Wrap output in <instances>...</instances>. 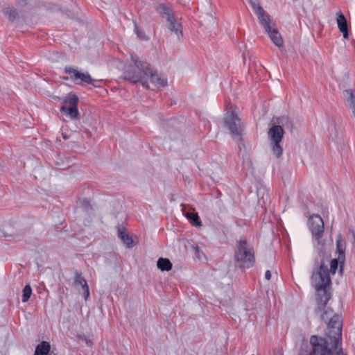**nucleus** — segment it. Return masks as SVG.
Listing matches in <instances>:
<instances>
[{
	"label": "nucleus",
	"mask_w": 355,
	"mask_h": 355,
	"mask_svg": "<svg viewBox=\"0 0 355 355\" xmlns=\"http://www.w3.org/2000/svg\"><path fill=\"white\" fill-rule=\"evenodd\" d=\"M328 262L329 257L324 256L322 251L318 254L314 261V268L312 271L311 280L312 285L317 291L318 306L315 310L316 313H320L324 309L331 297V293L329 291L331 279L328 272Z\"/></svg>",
	"instance_id": "obj_1"
},
{
	"label": "nucleus",
	"mask_w": 355,
	"mask_h": 355,
	"mask_svg": "<svg viewBox=\"0 0 355 355\" xmlns=\"http://www.w3.org/2000/svg\"><path fill=\"white\" fill-rule=\"evenodd\" d=\"M235 268L246 269L252 267L255 263L253 247L246 239L236 241L234 253Z\"/></svg>",
	"instance_id": "obj_2"
},
{
	"label": "nucleus",
	"mask_w": 355,
	"mask_h": 355,
	"mask_svg": "<svg viewBox=\"0 0 355 355\" xmlns=\"http://www.w3.org/2000/svg\"><path fill=\"white\" fill-rule=\"evenodd\" d=\"M342 327L341 315L335 314L330 318L328 322V336L330 342L333 343L331 348L335 355H347L342 348Z\"/></svg>",
	"instance_id": "obj_3"
},
{
	"label": "nucleus",
	"mask_w": 355,
	"mask_h": 355,
	"mask_svg": "<svg viewBox=\"0 0 355 355\" xmlns=\"http://www.w3.org/2000/svg\"><path fill=\"white\" fill-rule=\"evenodd\" d=\"M311 346L309 355H334L331 345L328 336V327H327L325 336L316 335L311 336L309 340Z\"/></svg>",
	"instance_id": "obj_4"
},
{
	"label": "nucleus",
	"mask_w": 355,
	"mask_h": 355,
	"mask_svg": "<svg viewBox=\"0 0 355 355\" xmlns=\"http://www.w3.org/2000/svg\"><path fill=\"white\" fill-rule=\"evenodd\" d=\"M284 135V130L282 125H274L268 131L271 150L277 158H279L282 155L283 148L280 143L282 141Z\"/></svg>",
	"instance_id": "obj_5"
},
{
	"label": "nucleus",
	"mask_w": 355,
	"mask_h": 355,
	"mask_svg": "<svg viewBox=\"0 0 355 355\" xmlns=\"http://www.w3.org/2000/svg\"><path fill=\"white\" fill-rule=\"evenodd\" d=\"M157 12L165 19L168 23L167 28L174 32L178 37L182 35L181 24H178L174 17L172 10L164 3H159L156 8Z\"/></svg>",
	"instance_id": "obj_6"
},
{
	"label": "nucleus",
	"mask_w": 355,
	"mask_h": 355,
	"mask_svg": "<svg viewBox=\"0 0 355 355\" xmlns=\"http://www.w3.org/2000/svg\"><path fill=\"white\" fill-rule=\"evenodd\" d=\"M224 123L225 127L228 128L231 134L234 137H239V141H242V135L243 127L241 120L238 116L235 111L227 112L224 118Z\"/></svg>",
	"instance_id": "obj_7"
},
{
	"label": "nucleus",
	"mask_w": 355,
	"mask_h": 355,
	"mask_svg": "<svg viewBox=\"0 0 355 355\" xmlns=\"http://www.w3.org/2000/svg\"><path fill=\"white\" fill-rule=\"evenodd\" d=\"M64 72L70 76V80L76 85H83L91 82V76L88 72H82L77 67L66 66Z\"/></svg>",
	"instance_id": "obj_8"
},
{
	"label": "nucleus",
	"mask_w": 355,
	"mask_h": 355,
	"mask_svg": "<svg viewBox=\"0 0 355 355\" xmlns=\"http://www.w3.org/2000/svg\"><path fill=\"white\" fill-rule=\"evenodd\" d=\"M309 229L312 236L320 243L324 230V221L318 214H313L309 219Z\"/></svg>",
	"instance_id": "obj_9"
},
{
	"label": "nucleus",
	"mask_w": 355,
	"mask_h": 355,
	"mask_svg": "<svg viewBox=\"0 0 355 355\" xmlns=\"http://www.w3.org/2000/svg\"><path fill=\"white\" fill-rule=\"evenodd\" d=\"M131 59L134 62L135 67L139 70V73H141L142 76L144 77L149 76L153 73L155 70L151 65L144 61L139 60L138 58L131 55Z\"/></svg>",
	"instance_id": "obj_10"
},
{
	"label": "nucleus",
	"mask_w": 355,
	"mask_h": 355,
	"mask_svg": "<svg viewBox=\"0 0 355 355\" xmlns=\"http://www.w3.org/2000/svg\"><path fill=\"white\" fill-rule=\"evenodd\" d=\"M336 15L338 28L339 31L343 33V38L347 40L349 37V32L347 19L341 11L338 12Z\"/></svg>",
	"instance_id": "obj_11"
},
{
	"label": "nucleus",
	"mask_w": 355,
	"mask_h": 355,
	"mask_svg": "<svg viewBox=\"0 0 355 355\" xmlns=\"http://www.w3.org/2000/svg\"><path fill=\"white\" fill-rule=\"evenodd\" d=\"M121 78L130 81L132 84H137L141 80V74L135 69L128 67L123 71Z\"/></svg>",
	"instance_id": "obj_12"
},
{
	"label": "nucleus",
	"mask_w": 355,
	"mask_h": 355,
	"mask_svg": "<svg viewBox=\"0 0 355 355\" xmlns=\"http://www.w3.org/2000/svg\"><path fill=\"white\" fill-rule=\"evenodd\" d=\"M74 284L82 287L84 293V297L85 300H87L89 296V286L85 279L78 271H76L75 272Z\"/></svg>",
	"instance_id": "obj_13"
},
{
	"label": "nucleus",
	"mask_w": 355,
	"mask_h": 355,
	"mask_svg": "<svg viewBox=\"0 0 355 355\" xmlns=\"http://www.w3.org/2000/svg\"><path fill=\"white\" fill-rule=\"evenodd\" d=\"M118 236L128 248H132L133 246V239L132 236L126 232L125 227L121 226L118 227Z\"/></svg>",
	"instance_id": "obj_14"
},
{
	"label": "nucleus",
	"mask_w": 355,
	"mask_h": 355,
	"mask_svg": "<svg viewBox=\"0 0 355 355\" xmlns=\"http://www.w3.org/2000/svg\"><path fill=\"white\" fill-rule=\"evenodd\" d=\"M272 42L278 47L283 46V39L277 28L270 27V31L266 30Z\"/></svg>",
	"instance_id": "obj_15"
},
{
	"label": "nucleus",
	"mask_w": 355,
	"mask_h": 355,
	"mask_svg": "<svg viewBox=\"0 0 355 355\" xmlns=\"http://www.w3.org/2000/svg\"><path fill=\"white\" fill-rule=\"evenodd\" d=\"M336 249L338 253L339 260L345 261V242L342 238V235L339 234L336 239Z\"/></svg>",
	"instance_id": "obj_16"
},
{
	"label": "nucleus",
	"mask_w": 355,
	"mask_h": 355,
	"mask_svg": "<svg viewBox=\"0 0 355 355\" xmlns=\"http://www.w3.org/2000/svg\"><path fill=\"white\" fill-rule=\"evenodd\" d=\"M50 351V343L43 340L36 346L34 355H49Z\"/></svg>",
	"instance_id": "obj_17"
},
{
	"label": "nucleus",
	"mask_w": 355,
	"mask_h": 355,
	"mask_svg": "<svg viewBox=\"0 0 355 355\" xmlns=\"http://www.w3.org/2000/svg\"><path fill=\"white\" fill-rule=\"evenodd\" d=\"M60 112L67 113L70 116L71 119H78L79 117V112L78 110V105H69V107L66 105H62L60 107Z\"/></svg>",
	"instance_id": "obj_18"
},
{
	"label": "nucleus",
	"mask_w": 355,
	"mask_h": 355,
	"mask_svg": "<svg viewBox=\"0 0 355 355\" xmlns=\"http://www.w3.org/2000/svg\"><path fill=\"white\" fill-rule=\"evenodd\" d=\"M257 15L261 25L264 28V30L270 31V27H271L270 25V18L269 15L265 12V10H263L260 12H258Z\"/></svg>",
	"instance_id": "obj_19"
},
{
	"label": "nucleus",
	"mask_w": 355,
	"mask_h": 355,
	"mask_svg": "<svg viewBox=\"0 0 355 355\" xmlns=\"http://www.w3.org/2000/svg\"><path fill=\"white\" fill-rule=\"evenodd\" d=\"M3 13L6 15L9 21L13 22L19 17V13L15 7L8 6L3 9Z\"/></svg>",
	"instance_id": "obj_20"
},
{
	"label": "nucleus",
	"mask_w": 355,
	"mask_h": 355,
	"mask_svg": "<svg viewBox=\"0 0 355 355\" xmlns=\"http://www.w3.org/2000/svg\"><path fill=\"white\" fill-rule=\"evenodd\" d=\"M157 266L162 271H169L172 269L173 264L168 259L160 257L157 261Z\"/></svg>",
	"instance_id": "obj_21"
},
{
	"label": "nucleus",
	"mask_w": 355,
	"mask_h": 355,
	"mask_svg": "<svg viewBox=\"0 0 355 355\" xmlns=\"http://www.w3.org/2000/svg\"><path fill=\"white\" fill-rule=\"evenodd\" d=\"M150 80L155 85L159 87H165L167 85L166 79L163 78L160 75L157 74V70H155L153 73L150 76Z\"/></svg>",
	"instance_id": "obj_22"
},
{
	"label": "nucleus",
	"mask_w": 355,
	"mask_h": 355,
	"mask_svg": "<svg viewBox=\"0 0 355 355\" xmlns=\"http://www.w3.org/2000/svg\"><path fill=\"white\" fill-rule=\"evenodd\" d=\"M320 252H321V250H320L318 252V253ZM322 252L324 253V256H327L329 257V262L327 263V265L329 264V263H330V268L328 269L329 275L330 276V274H332L333 275H335V273L338 268V266L340 264V260H339L338 257L337 259H333L330 260V256L328 254H326L322 250Z\"/></svg>",
	"instance_id": "obj_23"
},
{
	"label": "nucleus",
	"mask_w": 355,
	"mask_h": 355,
	"mask_svg": "<svg viewBox=\"0 0 355 355\" xmlns=\"http://www.w3.org/2000/svg\"><path fill=\"white\" fill-rule=\"evenodd\" d=\"M29 230H23L20 232H15L14 234L10 235H4L7 240H15V241H21L24 237L26 236L29 234Z\"/></svg>",
	"instance_id": "obj_24"
},
{
	"label": "nucleus",
	"mask_w": 355,
	"mask_h": 355,
	"mask_svg": "<svg viewBox=\"0 0 355 355\" xmlns=\"http://www.w3.org/2000/svg\"><path fill=\"white\" fill-rule=\"evenodd\" d=\"M187 219L190 221V223L193 226L201 225V220L198 214V213L194 212H188L186 214Z\"/></svg>",
	"instance_id": "obj_25"
},
{
	"label": "nucleus",
	"mask_w": 355,
	"mask_h": 355,
	"mask_svg": "<svg viewBox=\"0 0 355 355\" xmlns=\"http://www.w3.org/2000/svg\"><path fill=\"white\" fill-rule=\"evenodd\" d=\"M78 101L79 98L76 94H70L64 98L62 103L69 104V105H78Z\"/></svg>",
	"instance_id": "obj_26"
},
{
	"label": "nucleus",
	"mask_w": 355,
	"mask_h": 355,
	"mask_svg": "<svg viewBox=\"0 0 355 355\" xmlns=\"http://www.w3.org/2000/svg\"><path fill=\"white\" fill-rule=\"evenodd\" d=\"M32 294V288L29 284L24 286L22 291V302H26L30 299Z\"/></svg>",
	"instance_id": "obj_27"
},
{
	"label": "nucleus",
	"mask_w": 355,
	"mask_h": 355,
	"mask_svg": "<svg viewBox=\"0 0 355 355\" xmlns=\"http://www.w3.org/2000/svg\"><path fill=\"white\" fill-rule=\"evenodd\" d=\"M343 96L347 103L355 101V96L354 91L352 89H345L343 91Z\"/></svg>",
	"instance_id": "obj_28"
},
{
	"label": "nucleus",
	"mask_w": 355,
	"mask_h": 355,
	"mask_svg": "<svg viewBox=\"0 0 355 355\" xmlns=\"http://www.w3.org/2000/svg\"><path fill=\"white\" fill-rule=\"evenodd\" d=\"M242 159H243V167L247 168L249 170L253 169L252 162V160L250 159L249 155H243Z\"/></svg>",
	"instance_id": "obj_29"
},
{
	"label": "nucleus",
	"mask_w": 355,
	"mask_h": 355,
	"mask_svg": "<svg viewBox=\"0 0 355 355\" xmlns=\"http://www.w3.org/2000/svg\"><path fill=\"white\" fill-rule=\"evenodd\" d=\"M79 204H80V207H82L83 211H88L89 210L92 209V205L90 204V201L87 198L80 200L79 201Z\"/></svg>",
	"instance_id": "obj_30"
},
{
	"label": "nucleus",
	"mask_w": 355,
	"mask_h": 355,
	"mask_svg": "<svg viewBox=\"0 0 355 355\" xmlns=\"http://www.w3.org/2000/svg\"><path fill=\"white\" fill-rule=\"evenodd\" d=\"M278 123H281L282 125L293 127V123L288 116H282L277 120Z\"/></svg>",
	"instance_id": "obj_31"
},
{
	"label": "nucleus",
	"mask_w": 355,
	"mask_h": 355,
	"mask_svg": "<svg viewBox=\"0 0 355 355\" xmlns=\"http://www.w3.org/2000/svg\"><path fill=\"white\" fill-rule=\"evenodd\" d=\"M135 24V33L137 34V37L140 39H144L145 33L144 32L139 28L136 22H134Z\"/></svg>",
	"instance_id": "obj_32"
},
{
	"label": "nucleus",
	"mask_w": 355,
	"mask_h": 355,
	"mask_svg": "<svg viewBox=\"0 0 355 355\" xmlns=\"http://www.w3.org/2000/svg\"><path fill=\"white\" fill-rule=\"evenodd\" d=\"M102 81H103V80L93 79L91 77V82H87V84L92 85L94 87H101L100 84L102 83Z\"/></svg>",
	"instance_id": "obj_33"
},
{
	"label": "nucleus",
	"mask_w": 355,
	"mask_h": 355,
	"mask_svg": "<svg viewBox=\"0 0 355 355\" xmlns=\"http://www.w3.org/2000/svg\"><path fill=\"white\" fill-rule=\"evenodd\" d=\"M251 7L254 10L256 15L258 14V12H260L261 11H262L263 10V8L261 6V5L259 4V3L258 1L256 3H254V6L252 5V6H251Z\"/></svg>",
	"instance_id": "obj_34"
},
{
	"label": "nucleus",
	"mask_w": 355,
	"mask_h": 355,
	"mask_svg": "<svg viewBox=\"0 0 355 355\" xmlns=\"http://www.w3.org/2000/svg\"><path fill=\"white\" fill-rule=\"evenodd\" d=\"M62 13H64V15H66L67 17H69L70 18L73 19L76 17V15L69 10L64 9V10H62Z\"/></svg>",
	"instance_id": "obj_35"
},
{
	"label": "nucleus",
	"mask_w": 355,
	"mask_h": 355,
	"mask_svg": "<svg viewBox=\"0 0 355 355\" xmlns=\"http://www.w3.org/2000/svg\"><path fill=\"white\" fill-rule=\"evenodd\" d=\"M331 313L332 311H328V310H325L323 311V313H322L321 315V319L324 321V322H327V320L329 319V313Z\"/></svg>",
	"instance_id": "obj_36"
},
{
	"label": "nucleus",
	"mask_w": 355,
	"mask_h": 355,
	"mask_svg": "<svg viewBox=\"0 0 355 355\" xmlns=\"http://www.w3.org/2000/svg\"><path fill=\"white\" fill-rule=\"evenodd\" d=\"M192 248L194 250L195 255L200 259V248L198 245H193Z\"/></svg>",
	"instance_id": "obj_37"
},
{
	"label": "nucleus",
	"mask_w": 355,
	"mask_h": 355,
	"mask_svg": "<svg viewBox=\"0 0 355 355\" xmlns=\"http://www.w3.org/2000/svg\"><path fill=\"white\" fill-rule=\"evenodd\" d=\"M144 76L141 75V80L139 82L141 83L142 86L144 87V88H148L149 86H148V81L144 78Z\"/></svg>",
	"instance_id": "obj_38"
},
{
	"label": "nucleus",
	"mask_w": 355,
	"mask_h": 355,
	"mask_svg": "<svg viewBox=\"0 0 355 355\" xmlns=\"http://www.w3.org/2000/svg\"><path fill=\"white\" fill-rule=\"evenodd\" d=\"M349 106L352 111L353 115L355 116V100L349 103Z\"/></svg>",
	"instance_id": "obj_39"
},
{
	"label": "nucleus",
	"mask_w": 355,
	"mask_h": 355,
	"mask_svg": "<svg viewBox=\"0 0 355 355\" xmlns=\"http://www.w3.org/2000/svg\"><path fill=\"white\" fill-rule=\"evenodd\" d=\"M344 263H345V261L340 260V264H339V273L340 274H342L343 272Z\"/></svg>",
	"instance_id": "obj_40"
},
{
	"label": "nucleus",
	"mask_w": 355,
	"mask_h": 355,
	"mask_svg": "<svg viewBox=\"0 0 355 355\" xmlns=\"http://www.w3.org/2000/svg\"><path fill=\"white\" fill-rule=\"evenodd\" d=\"M353 242H352V252L355 256V232H352Z\"/></svg>",
	"instance_id": "obj_41"
},
{
	"label": "nucleus",
	"mask_w": 355,
	"mask_h": 355,
	"mask_svg": "<svg viewBox=\"0 0 355 355\" xmlns=\"http://www.w3.org/2000/svg\"><path fill=\"white\" fill-rule=\"evenodd\" d=\"M265 278L267 280H270V278H271V272L269 270L266 271V272H265Z\"/></svg>",
	"instance_id": "obj_42"
},
{
	"label": "nucleus",
	"mask_w": 355,
	"mask_h": 355,
	"mask_svg": "<svg viewBox=\"0 0 355 355\" xmlns=\"http://www.w3.org/2000/svg\"><path fill=\"white\" fill-rule=\"evenodd\" d=\"M248 1L250 6H254V3L257 2V0H248Z\"/></svg>",
	"instance_id": "obj_43"
},
{
	"label": "nucleus",
	"mask_w": 355,
	"mask_h": 355,
	"mask_svg": "<svg viewBox=\"0 0 355 355\" xmlns=\"http://www.w3.org/2000/svg\"><path fill=\"white\" fill-rule=\"evenodd\" d=\"M62 79L64 80H68L70 79V76H63V77H62Z\"/></svg>",
	"instance_id": "obj_44"
},
{
	"label": "nucleus",
	"mask_w": 355,
	"mask_h": 355,
	"mask_svg": "<svg viewBox=\"0 0 355 355\" xmlns=\"http://www.w3.org/2000/svg\"><path fill=\"white\" fill-rule=\"evenodd\" d=\"M175 122V119H171V120H170V123H171V125H173V123H174Z\"/></svg>",
	"instance_id": "obj_45"
},
{
	"label": "nucleus",
	"mask_w": 355,
	"mask_h": 355,
	"mask_svg": "<svg viewBox=\"0 0 355 355\" xmlns=\"http://www.w3.org/2000/svg\"><path fill=\"white\" fill-rule=\"evenodd\" d=\"M180 135V133H179L178 132H176L175 133L174 138H176V136H177V135Z\"/></svg>",
	"instance_id": "obj_46"
},
{
	"label": "nucleus",
	"mask_w": 355,
	"mask_h": 355,
	"mask_svg": "<svg viewBox=\"0 0 355 355\" xmlns=\"http://www.w3.org/2000/svg\"><path fill=\"white\" fill-rule=\"evenodd\" d=\"M63 138H64V139H67L69 137H68L67 135H64V136H63Z\"/></svg>",
	"instance_id": "obj_47"
},
{
	"label": "nucleus",
	"mask_w": 355,
	"mask_h": 355,
	"mask_svg": "<svg viewBox=\"0 0 355 355\" xmlns=\"http://www.w3.org/2000/svg\"><path fill=\"white\" fill-rule=\"evenodd\" d=\"M71 2L76 3L77 0H70Z\"/></svg>",
	"instance_id": "obj_48"
},
{
	"label": "nucleus",
	"mask_w": 355,
	"mask_h": 355,
	"mask_svg": "<svg viewBox=\"0 0 355 355\" xmlns=\"http://www.w3.org/2000/svg\"><path fill=\"white\" fill-rule=\"evenodd\" d=\"M167 125H168V123H167V124H165V125H164V128H166V126H167Z\"/></svg>",
	"instance_id": "obj_49"
},
{
	"label": "nucleus",
	"mask_w": 355,
	"mask_h": 355,
	"mask_svg": "<svg viewBox=\"0 0 355 355\" xmlns=\"http://www.w3.org/2000/svg\"><path fill=\"white\" fill-rule=\"evenodd\" d=\"M49 355H53V354H51L49 352Z\"/></svg>",
	"instance_id": "obj_50"
}]
</instances>
